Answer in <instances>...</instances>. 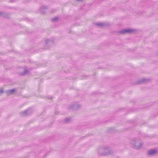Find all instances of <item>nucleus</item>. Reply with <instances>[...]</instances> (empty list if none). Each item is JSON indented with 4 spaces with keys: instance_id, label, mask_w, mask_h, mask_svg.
<instances>
[{
    "instance_id": "1",
    "label": "nucleus",
    "mask_w": 158,
    "mask_h": 158,
    "mask_svg": "<svg viewBox=\"0 0 158 158\" xmlns=\"http://www.w3.org/2000/svg\"><path fill=\"white\" fill-rule=\"evenodd\" d=\"M133 31L131 29H128V30H124L121 31V33H131L133 32Z\"/></svg>"
},
{
    "instance_id": "2",
    "label": "nucleus",
    "mask_w": 158,
    "mask_h": 158,
    "mask_svg": "<svg viewBox=\"0 0 158 158\" xmlns=\"http://www.w3.org/2000/svg\"><path fill=\"white\" fill-rule=\"evenodd\" d=\"M156 151L155 150H151L148 152V154L149 155H152L156 153Z\"/></svg>"
},
{
    "instance_id": "3",
    "label": "nucleus",
    "mask_w": 158,
    "mask_h": 158,
    "mask_svg": "<svg viewBox=\"0 0 158 158\" xmlns=\"http://www.w3.org/2000/svg\"><path fill=\"white\" fill-rule=\"evenodd\" d=\"M15 91V90L14 89H13L11 90L10 92L11 93V92H14Z\"/></svg>"
}]
</instances>
